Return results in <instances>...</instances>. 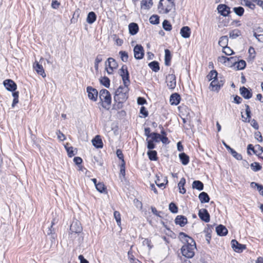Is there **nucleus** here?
Masks as SVG:
<instances>
[{"label":"nucleus","instance_id":"nucleus-1","mask_svg":"<svg viewBox=\"0 0 263 263\" xmlns=\"http://www.w3.org/2000/svg\"><path fill=\"white\" fill-rule=\"evenodd\" d=\"M178 237L182 242L185 243L181 249L182 255L189 258H192L196 249L194 240L184 232L179 233Z\"/></svg>","mask_w":263,"mask_h":263},{"label":"nucleus","instance_id":"nucleus-2","mask_svg":"<svg viewBox=\"0 0 263 263\" xmlns=\"http://www.w3.org/2000/svg\"><path fill=\"white\" fill-rule=\"evenodd\" d=\"M128 88L126 86H120L115 91L114 100L117 103L118 108H121L122 103L128 98Z\"/></svg>","mask_w":263,"mask_h":263},{"label":"nucleus","instance_id":"nucleus-3","mask_svg":"<svg viewBox=\"0 0 263 263\" xmlns=\"http://www.w3.org/2000/svg\"><path fill=\"white\" fill-rule=\"evenodd\" d=\"M158 9L160 13L167 14L173 9H175L174 0H160Z\"/></svg>","mask_w":263,"mask_h":263},{"label":"nucleus","instance_id":"nucleus-4","mask_svg":"<svg viewBox=\"0 0 263 263\" xmlns=\"http://www.w3.org/2000/svg\"><path fill=\"white\" fill-rule=\"evenodd\" d=\"M99 98L100 100L103 102V107L109 109L111 103V98L109 92L105 89H101L100 91Z\"/></svg>","mask_w":263,"mask_h":263},{"label":"nucleus","instance_id":"nucleus-5","mask_svg":"<svg viewBox=\"0 0 263 263\" xmlns=\"http://www.w3.org/2000/svg\"><path fill=\"white\" fill-rule=\"evenodd\" d=\"M120 75L122 77V79L124 84V86L127 87L130 84L129 73L127 69V67L125 65H123L120 69Z\"/></svg>","mask_w":263,"mask_h":263},{"label":"nucleus","instance_id":"nucleus-6","mask_svg":"<svg viewBox=\"0 0 263 263\" xmlns=\"http://www.w3.org/2000/svg\"><path fill=\"white\" fill-rule=\"evenodd\" d=\"M70 231L71 237H75L76 235H79L82 231V227L79 221L73 222L70 225Z\"/></svg>","mask_w":263,"mask_h":263},{"label":"nucleus","instance_id":"nucleus-7","mask_svg":"<svg viewBox=\"0 0 263 263\" xmlns=\"http://www.w3.org/2000/svg\"><path fill=\"white\" fill-rule=\"evenodd\" d=\"M166 83L170 89H174L176 86V76L174 74H169L166 77Z\"/></svg>","mask_w":263,"mask_h":263},{"label":"nucleus","instance_id":"nucleus-8","mask_svg":"<svg viewBox=\"0 0 263 263\" xmlns=\"http://www.w3.org/2000/svg\"><path fill=\"white\" fill-rule=\"evenodd\" d=\"M144 48L141 45H136L134 48V57L136 59L141 60L144 55Z\"/></svg>","mask_w":263,"mask_h":263},{"label":"nucleus","instance_id":"nucleus-9","mask_svg":"<svg viewBox=\"0 0 263 263\" xmlns=\"http://www.w3.org/2000/svg\"><path fill=\"white\" fill-rule=\"evenodd\" d=\"M231 244L233 249L238 253L242 252L246 249L245 245L239 243L236 240L233 239L231 240Z\"/></svg>","mask_w":263,"mask_h":263},{"label":"nucleus","instance_id":"nucleus-10","mask_svg":"<svg viewBox=\"0 0 263 263\" xmlns=\"http://www.w3.org/2000/svg\"><path fill=\"white\" fill-rule=\"evenodd\" d=\"M3 84L6 89L9 91H14L17 88L16 84L11 79L5 80L3 82Z\"/></svg>","mask_w":263,"mask_h":263},{"label":"nucleus","instance_id":"nucleus-11","mask_svg":"<svg viewBox=\"0 0 263 263\" xmlns=\"http://www.w3.org/2000/svg\"><path fill=\"white\" fill-rule=\"evenodd\" d=\"M217 9L218 13L223 16H228L231 13L230 8L226 4H219Z\"/></svg>","mask_w":263,"mask_h":263},{"label":"nucleus","instance_id":"nucleus-12","mask_svg":"<svg viewBox=\"0 0 263 263\" xmlns=\"http://www.w3.org/2000/svg\"><path fill=\"white\" fill-rule=\"evenodd\" d=\"M87 92L89 99L95 102L97 100L98 92L96 89L92 88L91 86H88Z\"/></svg>","mask_w":263,"mask_h":263},{"label":"nucleus","instance_id":"nucleus-13","mask_svg":"<svg viewBox=\"0 0 263 263\" xmlns=\"http://www.w3.org/2000/svg\"><path fill=\"white\" fill-rule=\"evenodd\" d=\"M198 216L199 218L205 222H209L210 220V215L205 209H201L199 210Z\"/></svg>","mask_w":263,"mask_h":263},{"label":"nucleus","instance_id":"nucleus-14","mask_svg":"<svg viewBox=\"0 0 263 263\" xmlns=\"http://www.w3.org/2000/svg\"><path fill=\"white\" fill-rule=\"evenodd\" d=\"M33 67L38 74L42 76L43 78L46 77V73L41 64H40L37 62L35 61L33 64Z\"/></svg>","mask_w":263,"mask_h":263},{"label":"nucleus","instance_id":"nucleus-15","mask_svg":"<svg viewBox=\"0 0 263 263\" xmlns=\"http://www.w3.org/2000/svg\"><path fill=\"white\" fill-rule=\"evenodd\" d=\"M175 223L183 227L187 223V218L183 215H178L175 219Z\"/></svg>","mask_w":263,"mask_h":263},{"label":"nucleus","instance_id":"nucleus-16","mask_svg":"<svg viewBox=\"0 0 263 263\" xmlns=\"http://www.w3.org/2000/svg\"><path fill=\"white\" fill-rule=\"evenodd\" d=\"M240 93L246 99H249L252 97L251 90H249L245 86L240 88Z\"/></svg>","mask_w":263,"mask_h":263},{"label":"nucleus","instance_id":"nucleus-17","mask_svg":"<svg viewBox=\"0 0 263 263\" xmlns=\"http://www.w3.org/2000/svg\"><path fill=\"white\" fill-rule=\"evenodd\" d=\"M180 100V96L177 93H174L170 97V102L172 105H177L179 104Z\"/></svg>","mask_w":263,"mask_h":263},{"label":"nucleus","instance_id":"nucleus-18","mask_svg":"<svg viewBox=\"0 0 263 263\" xmlns=\"http://www.w3.org/2000/svg\"><path fill=\"white\" fill-rule=\"evenodd\" d=\"M216 231L217 235L221 236H226L228 233L226 227L222 224H220L216 228Z\"/></svg>","mask_w":263,"mask_h":263},{"label":"nucleus","instance_id":"nucleus-19","mask_svg":"<svg viewBox=\"0 0 263 263\" xmlns=\"http://www.w3.org/2000/svg\"><path fill=\"white\" fill-rule=\"evenodd\" d=\"M92 143L93 145L97 148H101L103 146L102 140L99 135L96 136L95 138L92 140Z\"/></svg>","mask_w":263,"mask_h":263},{"label":"nucleus","instance_id":"nucleus-20","mask_svg":"<svg viewBox=\"0 0 263 263\" xmlns=\"http://www.w3.org/2000/svg\"><path fill=\"white\" fill-rule=\"evenodd\" d=\"M129 33L132 35L136 34L139 31V26L137 23H131L128 25Z\"/></svg>","mask_w":263,"mask_h":263},{"label":"nucleus","instance_id":"nucleus-21","mask_svg":"<svg viewBox=\"0 0 263 263\" xmlns=\"http://www.w3.org/2000/svg\"><path fill=\"white\" fill-rule=\"evenodd\" d=\"M235 59H234L233 60V62H234V65H236V69L237 70H242L246 66V62L243 60H240L238 61H236V57H235Z\"/></svg>","mask_w":263,"mask_h":263},{"label":"nucleus","instance_id":"nucleus-22","mask_svg":"<svg viewBox=\"0 0 263 263\" xmlns=\"http://www.w3.org/2000/svg\"><path fill=\"white\" fill-rule=\"evenodd\" d=\"M153 5V0H142L141 2V8L149 10Z\"/></svg>","mask_w":263,"mask_h":263},{"label":"nucleus","instance_id":"nucleus-23","mask_svg":"<svg viewBox=\"0 0 263 263\" xmlns=\"http://www.w3.org/2000/svg\"><path fill=\"white\" fill-rule=\"evenodd\" d=\"M191 33V29L188 26H184L180 30V34L183 38H189Z\"/></svg>","mask_w":263,"mask_h":263},{"label":"nucleus","instance_id":"nucleus-24","mask_svg":"<svg viewBox=\"0 0 263 263\" xmlns=\"http://www.w3.org/2000/svg\"><path fill=\"white\" fill-rule=\"evenodd\" d=\"M199 199L201 203H208L209 202L210 198L208 194L204 192H202L199 195Z\"/></svg>","mask_w":263,"mask_h":263},{"label":"nucleus","instance_id":"nucleus-25","mask_svg":"<svg viewBox=\"0 0 263 263\" xmlns=\"http://www.w3.org/2000/svg\"><path fill=\"white\" fill-rule=\"evenodd\" d=\"M107 62L108 63L109 68L114 70L115 69H117L118 67V64L117 61L112 58H109L107 59Z\"/></svg>","mask_w":263,"mask_h":263},{"label":"nucleus","instance_id":"nucleus-26","mask_svg":"<svg viewBox=\"0 0 263 263\" xmlns=\"http://www.w3.org/2000/svg\"><path fill=\"white\" fill-rule=\"evenodd\" d=\"M165 57H164V63L167 66L171 65V61L172 59V55L170 51L166 49H165Z\"/></svg>","mask_w":263,"mask_h":263},{"label":"nucleus","instance_id":"nucleus-27","mask_svg":"<svg viewBox=\"0 0 263 263\" xmlns=\"http://www.w3.org/2000/svg\"><path fill=\"white\" fill-rule=\"evenodd\" d=\"M179 159L183 165H187L190 161L189 157L184 153H182L179 155Z\"/></svg>","mask_w":263,"mask_h":263},{"label":"nucleus","instance_id":"nucleus-28","mask_svg":"<svg viewBox=\"0 0 263 263\" xmlns=\"http://www.w3.org/2000/svg\"><path fill=\"white\" fill-rule=\"evenodd\" d=\"M185 182H186L185 179L184 177H183V178H181L178 184V187H179V192H180V193H181L182 194H184L186 192V190L184 187Z\"/></svg>","mask_w":263,"mask_h":263},{"label":"nucleus","instance_id":"nucleus-29","mask_svg":"<svg viewBox=\"0 0 263 263\" xmlns=\"http://www.w3.org/2000/svg\"><path fill=\"white\" fill-rule=\"evenodd\" d=\"M96 19L97 15L96 13L94 12L91 11L88 13L86 21L88 24H91L96 21Z\"/></svg>","mask_w":263,"mask_h":263},{"label":"nucleus","instance_id":"nucleus-30","mask_svg":"<svg viewBox=\"0 0 263 263\" xmlns=\"http://www.w3.org/2000/svg\"><path fill=\"white\" fill-rule=\"evenodd\" d=\"M193 189H196L198 191H202L203 190V183L199 180L194 181L192 183Z\"/></svg>","mask_w":263,"mask_h":263},{"label":"nucleus","instance_id":"nucleus-31","mask_svg":"<svg viewBox=\"0 0 263 263\" xmlns=\"http://www.w3.org/2000/svg\"><path fill=\"white\" fill-rule=\"evenodd\" d=\"M149 68L154 72H157L160 69L159 64L157 61H154L148 64Z\"/></svg>","mask_w":263,"mask_h":263},{"label":"nucleus","instance_id":"nucleus-32","mask_svg":"<svg viewBox=\"0 0 263 263\" xmlns=\"http://www.w3.org/2000/svg\"><path fill=\"white\" fill-rule=\"evenodd\" d=\"M147 154L149 159L151 161H157L158 159L157 157V152L156 151H148Z\"/></svg>","mask_w":263,"mask_h":263},{"label":"nucleus","instance_id":"nucleus-33","mask_svg":"<svg viewBox=\"0 0 263 263\" xmlns=\"http://www.w3.org/2000/svg\"><path fill=\"white\" fill-rule=\"evenodd\" d=\"M228 37L227 35H224L220 37L218 44L222 48L228 46Z\"/></svg>","mask_w":263,"mask_h":263},{"label":"nucleus","instance_id":"nucleus-34","mask_svg":"<svg viewBox=\"0 0 263 263\" xmlns=\"http://www.w3.org/2000/svg\"><path fill=\"white\" fill-rule=\"evenodd\" d=\"M241 31L238 29H235L231 31L229 33L230 37L232 39H235L241 35Z\"/></svg>","mask_w":263,"mask_h":263},{"label":"nucleus","instance_id":"nucleus-35","mask_svg":"<svg viewBox=\"0 0 263 263\" xmlns=\"http://www.w3.org/2000/svg\"><path fill=\"white\" fill-rule=\"evenodd\" d=\"M219 86L220 85H218V79L217 78L211 82L210 87H212V90L213 91H218L219 90Z\"/></svg>","mask_w":263,"mask_h":263},{"label":"nucleus","instance_id":"nucleus-36","mask_svg":"<svg viewBox=\"0 0 263 263\" xmlns=\"http://www.w3.org/2000/svg\"><path fill=\"white\" fill-rule=\"evenodd\" d=\"M96 188L100 193H106V187L103 182H98L96 184Z\"/></svg>","mask_w":263,"mask_h":263},{"label":"nucleus","instance_id":"nucleus-37","mask_svg":"<svg viewBox=\"0 0 263 263\" xmlns=\"http://www.w3.org/2000/svg\"><path fill=\"white\" fill-rule=\"evenodd\" d=\"M245 107H246V113L247 115V118H245L244 120H243V122H250V119L251 118V112L250 109V106L249 105L245 104Z\"/></svg>","mask_w":263,"mask_h":263},{"label":"nucleus","instance_id":"nucleus-38","mask_svg":"<svg viewBox=\"0 0 263 263\" xmlns=\"http://www.w3.org/2000/svg\"><path fill=\"white\" fill-rule=\"evenodd\" d=\"M100 83L104 85L106 88H109L110 86V80L107 77H103L101 79H100Z\"/></svg>","mask_w":263,"mask_h":263},{"label":"nucleus","instance_id":"nucleus-39","mask_svg":"<svg viewBox=\"0 0 263 263\" xmlns=\"http://www.w3.org/2000/svg\"><path fill=\"white\" fill-rule=\"evenodd\" d=\"M250 186L252 188L257 187V189L259 192L260 195L263 196V186L262 185L254 182H252L251 183Z\"/></svg>","mask_w":263,"mask_h":263},{"label":"nucleus","instance_id":"nucleus-40","mask_svg":"<svg viewBox=\"0 0 263 263\" xmlns=\"http://www.w3.org/2000/svg\"><path fill=\"white\" fill-rule=\"evenodd\" d=\"M125 176V162L123 161V163H122L120 165V170L119 174V177L121 180H122V178H124Z\"/></svg>","mask_w":263,"mask_h":263},{"label":"nucleus","instance_id":"nucleus-41","mask_svg":"<svg viewBox=\"0 0 263 263\" xmlns=\"http://www.w3.org/2000/svg\"><path fill=\"white\" fill-rule=\"evenodd\" d=\"M247 149H248V151H247L248 154L249 155H251V153L249 151L250 150L252 151L254 154H255L256 155H257L259 157L261 155V153H258V151L257 149H255V146L254 147L253 146V145L251 144H249L248 145Z\"/></svg>","mask_w":263,"mask_h":263},{"label":"nucleus","instance_id":"nucleus-42","mask_svg":"<svg viewBox=\"0 0 263 263\" xmlns=\"http://www.w3.org/2000/svg\"><path fill=\"white\" fill-rule=\"evenodd\" d=\"M162 27L163 28L167 31H170L172 29V26L171 23L168 21L167 20H164V21L162 23Z\"/></svg>","mask_w":263,"mask_h":263},{"label":"nucleus","instance_id":"nucleus-43","mask_svg":"<svg viewBox=\"0 0 263 263\" xmlns=\"http://www.w3.org/2000/svg\"><path fill=\"white\" fill-rule=\"evenodd\" d=\"M218 73L215 70H211L210 73L207 76V79L209 81H211L212 80H215V79L217 78Z\"/></svg>","mask_w":263,"mask_h":263},{"label":"nucleus","instance_id":"nucleus-44","mask_svg":"<svg viewBox=\"0 0 263 263\" xmlns=\"http://www.w3.org/2000/svg\"><path fill=\"white\" fill-rule=\"evenodd\" d=\"M251 169L254 172H258L261 170L262 166L260 165V164L258 162H253L250 165Z\"/></svg>","mask_w":263,"mask_h":263},{"label":"nucleus","instance_id":"nucleus-45","mask_svg":"<svg viewBox=\"0 0 263 263\" xmlns=\"http://www.w3.org/2000/svg\"><path fill=\"white\" fill-rule=\"evenodd\" d=\"M149 20L152 24H158L159 23V16L158 15L154 14L150 17Z\"/></svg>","mask_w":263,"mask_h":263},{"label":"nucleus","instance_id":"nucleus-46","mask_svg":"<svg viewBox=\"0 0 263 263\" xmlns=\"http://www.w3.org/2000/svg\"><path fill=\"white\" fill-rule=\"evenodd\" d=\"M233 11L236 15L239 16H241L244 13L245 10L243 7L239 6L237 7H234L233 8Z\"/></svg>","mask_w":263,"mask_h":263},{"label":"nucleus","instance_id":"nucleus-47","mask_svg":"<svg viewBox=\"0 0 263 263\" xmlns=\"http://www.w3.org/2000/svg\"><path fill=\"white\" fill-rule=\"evenodd\" d=\"M242 2V5H245L247 7H248L252 10H254L255 8V5L252 3L251 1L249 0H241Z\"/></svg>","mask_w":263,"mask_h":263},{"label":"nucleus","instance_id":"nucleus-48","mask_svg":"<svg viewBox=\"0 0 263 263\" xmlns=\"http://www.w3.org/2000/svg\"><path fill=\"white\" fill-rule=\"evenodd\" d=\"M150 138H151V139H149L150 140L158 143L160 141V135L158 133L153 132Z\"/></svg>","mask_w":263,"mask_h":263},{"label":"nucleus","instance_id":"nucleus-49","mask_svg":"<svg viewBox=\"0 0 263 263\" xmlns=\"http://www.w3.org/2000/svg\"><path fill=\"white\" fill-rule=\"evenodd\" d=\"M232 155L233 157H234L236 159L238 160H241L242 159V157L241 154H238L236 151H235L234 149H232L229 152Z\"/></svg>","mask_w":263,"mask_h":263},{"label":"nucleus","instance_id":"nucleus-50","mask_svg":"<svg viewBox=\"0 0 263 263\" xmlns=\"http://www.w3.org/2000/svg\"><path fill=\"white\" fill-rule=\"evenodd\" d=\"M114 218L116 219L117 224L120 226L121 224V214L119 212L115 211L114 213Z\"/></svg>","mask_w":263,"mask_h":263},{"label":"nucleus","instance_id":"nucleus-51","mask_svg":"<svg viewBox=\"0 0 263 263\" xmlns=\"http://www.w3.org/2000/svg\"><path fill=\"white\" fill-rule=\"evenodd\" d=\"M204 232L205 234V239L208 243H210V241L211 239V232L212 230L210 228H207L204 230Z\"/></svg>","mask_w":263,"mask_h":263},{"label":"nucleus","instance_id":"nucleus-52","mask_svg":"<svg viewBox=\"0 0 263 263\" xmlns=\"http://www.w3.org/2000/svg\"><path fill=\"white\" fill-rule=\"evenodd\" d=\"M119 54L121 56V60L124 62H126L128 61V55L127 52L125 51H120L119 52Z\"/></svg>","mask_w":263,"mask_h":263},{"label":"nucleus","instance_id":"nucleus-53","mask_svg":"<svg viewBox=\"0 0 263 263\" xmlns=\"http://www.w3.org/2000/svg\"><path fill=\"white\" fill-rule=\"evenodd\" d=\"M169 210L173 213H177L178 211L177 206L174 202H171L169 204Z\"/></svg>","mask_w":263,"mask_h":263},{"label":"nucleus","instance_id":"nucleus-54","mask_svg":"<svg viewBox=\"0 0 263 263\" xmlns=\"http://www.w3.org/2000/svg\"><path fill=\"white\" fill-rule=\"evenodd\" d=\"M222 52L227 55H230L234 53L233 50L228 46L222 48Z\"/></svg>","mask_w":263,"mask_h":263},{"label":"nucleus","instance_id":"nucleus-55","mask_svg":"<svg viewBox=\"0 0 263 263\" xmlns=\"http://www.w3.org/2000/svg\"><path fill=\"white\" fill-rule=\"evenodd\" d=\"M219 61L221 62H223L224 63H226L227 61H232L234 59H235V57H231V58H227L224 56H221L220 57H219Z\"/></svg>","mask_w":263,"mask_h":263},{"label":"nucleus","instance_id":"nucleus-56","mask_svg":"<svg viewBox=\"0 0 263 263\" xmlns=\"http://www.w3.org/2000/svg\"><path fill=\"white\" fill-rule=\"evenodd\" d=\"M146 140L147 142V147L148 149H149V151H151L155 148L156 145L154 143L155 142L150 140H148L147 139Z\"/></svg>","mask_w":263,"mask_h":263},{"label":"nucleus","instance_id":"nucleus-57","mask_svg":"<svg viewBox=\"0 0 263 263\" xmlns=\"http://www.w3.org/2000/svg\"><path fill=\"white\" fill-rule=\"evenodd\" d=\"M142 244L143 246H147L149 248V250H151L153 247V246L152 245L151 241L148 238L144 239L142 242Z\"/></svg>","mask_w":263,"mask_h":263},{"label":"nucleus","instance_id":"nucleus-58","mask_svg":"<svg viewBox=\"0 0 263 263\" xmlns=\"http://www.w3.org/2000/svg\"><path fill=\"white\" fill-rule=\"evenodd\" d=\"M65 148L66 149L68 155V156L69 157H72V156H73L75 155V154L74 153V151L73 150V147H72V146H70V147L65 146Z\"/></svg>","mask_w":263,"mask_h":263},{"label":"nucleus","instance_id":"nucleus-59","mask_svg":"<svg viewBox=\"0 0 263 263\" xmlns=\"http://www.w3.org/2000/svg\"><path fill=\"white\" fill-rule=\"evenodd\" d=\"M116 154L119 159L122 160V163H123V161H124V155L122 151L120 149H118L116 151Z\"/></svg>","mask_w":263,"mask_h":263},{"label":"nucleus","instance_id":"nucleus-60","mask_svg":"<svg viewBox=\"0 0 263 263\" xmlns=\"http://www.w3.org/2000/svg\"><path fill=\"white\" fill-rule=\"evenodd\" d=\"M248 52L250 54V57L252 59H254L255 57V49L252 47H250L249 49Z\"/></svg>","mask_w":263,"mask_h":263},{"label":"nucleus","instance_id":"nucleus-61","mask_svg":"<svg viewBox=\"0 0 263 263\" xmlns=\"http://www.w3.org/2000/svg\"><path fill=\"white\" fill-rule=\"evenodd\" d=\"M140 114L144 116V117L148 116V113L145 107L142 106L140 108Z\"/></svg>","mask_w":263,"mask_h":263},{"label":"nucleus","instance_id":"nucleus-62","mask_svg":"<svg viewBox=\"0 0 263 263\" xmlns=\"http://www.w3.org/2000/svg\"><path fill=\"white\" fill-rule=\"evenodd\" d=\"M251 121V126L255 129L259 128V125L257 121L255 119H252Z\"/></svg>","mask_w":263,"mask_h":263},{"label":"nucleus","instance_id":"nucleus-63","mask_svg":"<svg viewBox=\"0 0 263 263\" xmlns=\"http://www.w3.org/2000/svg\"><path fill=\"white\" fill-rule=\"evenodd\" d=\"M160 141H161L163 144H167L169 143V140L166 136H161L160 135Z\"/></svg>","mask_w":263,"mask_h":263},{"label":"nucleus","instance_id":"nucleus-64","mask_svg":"<svg viewBox=\"0 0 263 263\" xmlns=\"http://www.w3.org/2000/svg\"><path fill=\"white\" fill-rule=\"evenodd\" d=\"M144 134L147 137V138H150L151 136L152 135V133H151V129L149 127L145 128L144 129Z\"/></svg>","mask_w":263,"mask_h":263}]
</instances>
